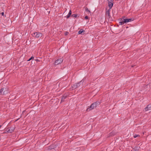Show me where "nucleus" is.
Instances as JSON below:
<instances>
[{"instance_id":"nucleus-1","label":"nucleus","mask_w":151,"mask_h":151,"mask_svg":"<svg viewBox=\"0 0 151 151\" xmlns=\"http://www.w3.org/2000/svg\"><path fill=\"white\" fill-rule=\"evenodd\" d=\"M84 81V79H83L79 83H76L74 84L72 87L73 89H75L76 88L79 87L80 86H82L83 85V83Z\"/></svg>"},{"instance_id":"nucleus-2","label":"nucleus","mask_w":151,"mask_h":151,"mask_svg":"<svg viewBox=\"0 0 151 151\" xmlns=\"http://www.w3.org/2000/svg\"><path fill=\"white\" fill-rule=\"evenodd\" d=\"M97 102H95L93 103L90 106V107H89L86 110L87 111H89L91 110L94 109L96 108L97 106Z\"/></svg>"},{"instance_id":"nucleus-3","label":"nucleus","mask_w":151,"mask_h":151,"mask_svg":"<svg viewBox=\"0 0 151 151\" xmlns=\"http://www.w3.org/2000/svg\"><path fill=\"white\" fill-rule=\"evenodd\" d=\"M8 93V91L7 88H2L0 90V94L5 95Z\"/></svg>"},{"instance_id":"nucleus-4","label":"nucleus","mask_w":151,"mask_h":151,"mask_svg":"<svg viewBox=\"0 0 151 151\" xmlns=\"http://www.w3.org/2000/svg\"><path fill=\"white\" fill-rule=\"evenodd\" d=\"M32 35L34 37L38 38L42 36V34L39 32H35Z\"/></svg>"},{"instance_id":"nucleus-5","label":"nucleus","mask_w":151,"mask_h":151,"mask_svg":"<svg viewBox=\"0 0 151 151\" xmlns=\"http://www.w3.org/2000/svg\"><path fill=\"white\" fill-rule=\"evenodd\" d=\"M108 5L109 8V9L111 8L113 5V0H108Z\"/></svg>"},{"instance_id":"nucleus-6","label":"nucleus","mask_w":151,"mask_h":151,"mask_svg":"<svg viewBox=\"0 0 151 151\" xmlns=\"http://www.w3.org/2000/svg\"><path fill=\"white\" fill-rule=\"evenodd\" d=\"M63 61V59L62 58L56 60L55 62V65H58L61 63Z\"/></svg>"},{"instance_id":"nucleus-7","label":"nucleus","mask_w":151,"mask_h":151,"mask_svg":"<svg viewBox=\"0 0 151 151\" xmlns=\"http://www.w3.org/2000/svg\"><path fill=\"white\" fill-rule=\"evenodd\" d=\"M14 129V128L13 127H11L7 128L6 129L7 132L9 133L12 132Z\"/></svg>"},{"instance_id":"nucleus-8","label":"nucleus","mask_w":151,"mask_h":151,"mask_svg":"<svg viewBox=\"0 0 151 151\" xmlns=\"http://www.w3.org/2000/svg\"><path fill=\"white\" fill-rule=\"evenodd\" d=\"M149 110H151V104L148 105L145 109V111Z\"/></svg>"},{"instance_id":"nucleus-9","label":"nucleus","mask_w":151,"mask_h":151,"mask_svg":"<svg viewBox=\"0 0 151 151\" xmlns=\"http://www.w3.org/2000/svg\"><path fill=\"white\" fill-rule=\"evenodd\" d=\"M124 22H125V23H126L133 21L134 20V19L133 18L124 19Z\"/></svg>"},{"instance_id":"nucleus-10","label":"nucleus","mask_w":151,"mask_h":151,"mask_svg":"<svg viewBox=\"0 0 151 151\" xmlns=\"http://www.w3.org/2000/svg\"><path fill=\"white\" fill-rule=\"evenodd\" d=\"M67 96L68 95L67 94H65L62 96L61 99V102H63L65 101V99L66 98Z\"/></svg>"},{"instance_id":"nucleus-11","label":"nucleus","mask_w":151,"mask_h":151,"mask_svg":"<svg viewBox=\"0 0 151 151\" xmlns=\"http://www.w3.org/2000/svg\"><path fill=\"white\" fill-rule=\"evenodd\" d=\"M110 10L111 9H109L106 11V16L107 17H108L109 18L111 17L110 14Z\"/></svg>"},{"instance_id":"nucleus-12","label":"nucleus","mask_w":151,"mask_h":151,"mask_svg":"<svg viewBox=\"0 0 151 151\" xmlns=\"http://www.w3.org/2000/svg\"><path fill=\"white\" fill-rule=\"evenodd\" d=\"M124 19H122L121 20V21L119 23V24L120 25H122L124 23H125V22H124Z\"/></svg>"},{"instance_id":"nucleus-13","label":"nucleus","mask_w":151,"mask_h":151,"mask_svg":"<svg viewBox=\"0 0 151 151\" xmlns=\"http://www.w3.org/2000/svg\"><path fill=\"white\" fill-rule=\"evenodd\" d=\"M71 10H70L69 11V12L68 14V15L66 16L67 18H69L70 17V15H71Z\"/></svg>"},{"instance_id":"nucleus-14","label":"nucleus","mask_w":151,"mask_h":151,"mask_svg":"<svg viewBox=\"0 0 151 151\" xmlns=\"http://www.w3.org/2000/svg\"><path fill=\"white\" fill-rule=\"evenodd\" d=\"M83 32H84V31L83 29H81L78 32V33L79 34H80Z\"/></svg>"},{"instance_id":"nucleus-15","label":"nucleus","mask_w":151,"mask_h":151,"mask_svg":"<svg viewBox=\"0 0 151 151\" xmlns=\"http://www.w3.org/2000/svg\"><path fill=\"white\" fill-rule=\"evenodd\" d=\"M85 11L87 12H88L89 13H91V12L87 8H86Z\"/></svg>"},{"instance_id":"nucleus-16","label":"nucleus","mask_w":151,"mask_h":151,"mask_svg":"<svg viewBox=\"0 0 151 151\" xmlns=\"http://www.w3.org/2000/svg\"><path fill=\"white\" fill-rule=\"evenodd\" d=\"M138 136H139V135L138 134H135L134 136V138H136Z\"/></svg>"},{"instance_id":"nucleus-17","label":"nucleus","mask_w":151,"mask_h":151,"mask_svg":"<svg viewBox=\"0 0 151 151\" xmlns=\"http://www.w3.org/2000/svg\"><path fill=\"white\" fill-rule=\"evenodd\" d=\"M72 16L74 17H76L77 16V14H73L72 15Z\"/></svg>"},{"instance_id":"nucleus-18","label":"nucleus","mask_w":151,"mask_h":151,"mask_svg":"<svg viewBox=\"0 0 151 151\" xmlns=\"http://www.w3.org/2000/svg\"><path fill=\"white\" fill-rule=\"evenodd\" d=\"M88 17L87 16H86L85 17V19H88Z\"/></svg>"},{"instance_id":"nucleus-19","label":"nucleus","mask_w":151,"mask_h":151,"mask_svg":"<svg viewBox=\"0 0 151 151\" xmlns=\"http://www.w3.org/2000/svg\"><path fill=\"white\" fill-rule=\"evenodd\" d=\"M1 14H2V15L3 16H4V12H2L1 13Z\"/></svg>"},{"instance_id":"nucleus-20","label":"nucleus","mask_w":151,"mask_h":151,"mask_svg":"<svg viewBox=\"0 0 151 151\" xmlns=\"http://www.w3.org/2000/svg\"><path fill=\"white\" fill-rule=\"evenodd\" d=\"M30 58H31V59H32L34 58V57L33 56H32Z\"/></svg>"},{"instance_id":"nucleus-21","label":"nucleus","mask_w":151,"mask_h":151,"mask_svg":"<svg viewBox=\"0 0 151 151\" xmlns=\"http://www.w3.org/2000/svg\"><path fill=\"white\" fill-rule=\"evenodd\" d=\"M30 58H31V59H32L34 58V57L33 56H32Z\"/></svg>"},{"instance_id":"nucleus-22","label":"nucleus","mask_w":151,"mask_h":151,"mask_svg":"<svg viewBox=\"0 0 151 151\" xmlns=\"http://www.w3.org/2000/svg\"><path fill=\"white\" fill-rule=\"evenodd\" d=\"M32 59H31V58H30L29 59H28L27 61H30Z\"/></svg>"},{"instance_id":"nucleus-23","label":"nucleus","mask_w":151,"mask_h":151,"mask_svg":"<svg viewBox=\"0 0 151 151\" xmlns=\"http://www.w3.org/2000/svg\"><path fill=\"white\" fill-rule=\"evenodd\" d=\"M35 60H36V61H40L37 59H36Z\"/></svg>"},{"instance_id":"nucleus-24","label":"nucleus","mask_w":151,"mask_h":151,"mask_svg":"<svg viewBox=\"0 0 151 151\" xmlns=\"http://www.w3.org/2000/svg\"><path fill=\"white\" fill-rule=\"evenodd\" d=\"M67 34H68V32H67Z\"/></svg>"},{"instance_id":"nucleus-25","label":"nucleus","mask_w":151,"mask_h":151,"mask_svg":"<svg viewBox=\"0 0 151 151\" xmlns=\"http://www.w3.org/2000/svg\"><path fill=\"white\" fill-rule=\"evenodd\" d=\"M1 125H0V128L1 127Z\"/></svg>"}]
</instances>
